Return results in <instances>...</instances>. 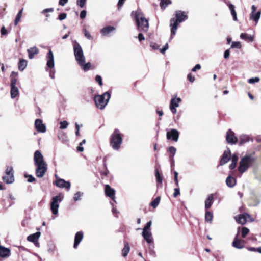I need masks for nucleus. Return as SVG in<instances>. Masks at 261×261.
Segmentation results:
<instances>
[{
	"instance_id": "1",
	"label": "nucleus",
	"mask_w": 261,
	"mask_h": 261,
	"mask_svg": "<svg viewBox=\"0 0 261 261\" xmlns=\"http://www.w3.org/2000/svg\"><path fill=\"white\" fill-rule=\"evenodd\" d=\"M72 45L76 61L83 70L85 71L89 70L91 67V63L90 62L86 63V59L81 46L76 40L72 41Z\"/></svg>"
},
{
	"instance_id": "2",
	"label": "nucleus",
	"mask_w": 261,
	"mask_h": 261,
	"mask_svg": "<svg viewBox=\"0 0 261 261\" xmlns=\"http://www.w3.org/2000/svg\"><path fill=\"white\" fill-rule=\"evenodd\" d=\"M175 18L171 19L170 21L171 30L170 40H172L175 35L178 24L188 19V15L185 12L178 10L175 11Z\"/></svg>"
},
{
	"instance_id": "3",
	"label": "nucleus",
	"mask_w": 261,
	"mask_h": 261,
	"mask_svg": "<svg viewBox=\"0 0 261 261\" xmlns=\"http://www.w3.org/2000/svg\"><path fill=\"white\" fill-rule=\"evenodd\" d=\"M132 16L136 22L137 30L139 32H146L149 29L148 20L145 17L141 10L138 9L132 12Z\"/></svg>"
},
{
	"instance_id": "4",
	"label": "nucleus",
	"mask_w": 261,
	"mask_h": 261,
	"mask_svg": "<svg viewBox=\"0 0 261 261\" xmlns=\"http://www.w3.org/2000/svg\"><path fill=\"white\" fill-rule=\"evenodd\" d=\"M123 142V134L118 129H115L111 135L110 144L112 148L115 150H118Z\"/></svg>"
},
{
	"instance_id": "5",
	"label": "nucleus",
	"mask_w": 261,
	"mask_h": 261,
	"mask_svg": "<svg viewBox=\"0 0 261 261\" xmlns=\"http://www.w3.org/2000/svg\"><path fill=\"white\" fill-rule=\"evenodd\" d=\"M111 97V92L107 91L102 95H96L94 97L97 108L103 110L107 105Z\"/></svg>"
},
{
	"instance_id": "6",
	"label": "nucleus",
	"mask_w": 261,
	"mask_h": 261,
	"mask_svg": "<svg viewBox=\"0 0 261 261\" xmlns=\"http://www.w3.org/2000/svg\"><path fill=\"white\" fill-rule=\"evenodd\" d=\"M254 161V158L250 155H246L240 160L238 171L243 173L246 171Z\"/></svg>"
},
{
	"instance_id": "7",
	"label": "nucleus",
	"mask_w": 261,
	"mask_h": 261,
	"mask_svg": "<svg viewBox=\"0 0 261 261\" xmlns=\"http://www.w3.org/2000/svg\"><path fill=\"white\" fill-rule=\"evenodd\" d=\"M63 196L61 194L54 196L52 198L50 203V209L54 215L58 214V208L59 207V203L62 201Z\"/></svg>"
},
{
	"instance_id": "8",
	"label": "nucleus",
	"mask_w": 261,
	"mask_h": 261,
	"mask_svg": "<svg viewBox=\"0 0 261 261\" xmlns=\"http://www.w3.org/2000/svg\"><path fill=\"white\" fill-rule=\"evenodd\" d=\"M3 181L6 184H11L14 181V176L12 167L8 166L5 170V175L2 177Z\"/></svg>"
},
{
	"instance_id": "9",
	"label": "nucleus",
	"mask_w": 261,
	"mask_h": 261,
	"mask_svg": "<svg viewBox=\"0 0 261 261\" xmlns=\"http://www.w3.org/2000/svg\"><path fill=\"white\" fill-rule=\"evenodd\" d=\"M34 162L35 166L47 164L43 159V156L39 150L35 151L34 155Z\"/></svg>"
},
{
	"instance_id": "10",
	"label": "nucleus",
	"mask_w": 261,
	"mask_h": 261,
	"mask_svg": "<svg viewBox=\"0 0 261 261\" xmlns=\"http://www.w3.org/2000/svg\"><path fill=\"white\" fill-rule=\"evenodd\" d=\"M55 177L57 179L54 184L56 186L61 188H65L67 191L70 190L71 185L69 181H66L63 179L58 178L57 175H55Z\"/></svg>"
},
{
	"instance_id": "11",
	"label": "nucleus",
	"mask_w": 261,
	"mask_h": 261,
	"mask_svg": "<svg viewBox=\"0 0 261 261\" xmlns=\"http://www.w3.org/2000/svg\"><path fill=\"white\" fill-rule=\"evenodd\" d=\"M181 101L180 97H173L172 98L170 103V110L171 112L175 114L176 113V108L179 106V103Z\"/></svg>"
},
{
	"instance_id": "12",
	"label": "nucleus",
	"mask_w": 261,
	"mask_h": 261,
	"mask_svg": "<svg viewBox=\"0 0 261 261\" xmlns=\"http://www.w3.org/2000/svg\"><path fill=\"white\" fill-rule=\"evenodd\" d=\"M179 136V133L176 129H171L170 131L167 132L166 137L168 140L172 139L173 141L177 142Z\"/></svg>"
},
{
	"instance_id": "13",
	"label": "nucleus",
	"mask_w": 261,
	"mask_h": 261,
	"mask_svg": "<svg viewBox=\"0 0 261 261\" xmlns=\"http://www.w3.org/2000/svg\"><path fill=\"white\" fill-rule=\"evenodd\" d=\"M35 174L37 177H43L47 170V164L36 166Z\"/></svg>"
},
{
	"instance_id": "14",
	"label": "nucleus",
	"mask_w": 261,
	"mask_h": 261,
	"mask_svg": "<svg viewBox=\"0 0 261 261\" xmlns=\"http://www.w3.org/2000/svg\"><path fill=\"white\" fill-rule=\"evenodd\" d=\"M226 140L228 143L231 144H235L238 141V138L236 137L234 132L229 129L226 135Z\"/></svg>"
},
{
	"instance_id": "15",
	"label": "nucleus",
	"mask_w": 261,
	"mask_h": 261,
	"mask_svg": "<svg viewBox=\"0 0 261 261\" xmlns=\"http://www.w3.org/2000/svg\"><path fill=\"white\" fill-rule=\"evenodd\" d=\"M105 193L106 196L109 197L112 199L114 202H116L115 200V191L114 189L112 188L109 185H106L105 188Z\"/></svg>"
},
{
	"instance_id": "16",
	"label": "nucleus",
	"mask_w": 261,
	"mask_h": 261,
	"mask_svg": "<svg viewBox=\"0 0 261 261\" xmlns=\"http://www.w3.org/2000/svg\"><path fill=\"white\" fill-rule=\"evenodd\" d=\"M46 59H47V63H46L47 66L50 69H53L55 66L54 57L53 53L50 49L49 50V51L47 54Z\"/></svg>"
},
{
	"instance_id": "17",
	"label": "nucleus",
	"mask_w": 261,
	"mask_h": 261,
	"mask_svg": "<svg viewBox=\"0 0 261 261\" xmlns=\"http://www.w3.org/2000/svg\"><path fill=\"white\" fill-rule=\"evenodd\" d=\"M251 217L250 215L246 213H244L239 216L235 217L236 221L241 224H244L247 221L248 219Z\"/></svg>"
},
{
	"instance_id": "18",
	"label": "nucleus",
	"mask_w": 261,
	"mask_h": 261,
	"mask_svg": "<svg viewBox=\"0 0 261 261\" xmlns=\"http://www.w3.org/2000/svg\"><path fill=\"white\" fill-rule=\"evenodd\" d=\"M35 126L36 129L40 133H45L46 132V126L43 123L41 119H37L35 121Z\"/></svg>"
},
{
	"instance_id": "19",
	"label": "nucleus",
	"mask_w": 261,
	"mask_h": 261,
	"mask_svg": "<svg viewBox=\"0 0 261 261\" xmlns=\"http://www.w3.org/2000/svg\"><path fill=\"white\" fill-rule=\"evenodd\" d=\"M231 156V152L229 149H227L226 150H225L222 157L220 160V165H223L227 163L230 160Z\"/></svg>"
},
{
	"instance_id": "20",
	"label": "nucleus",
	"mask_w": 261,
	"mask_h": 261,
	"mask_svg": "<svg viewBox=\"0 0 261 261\" xmlns=\"http://www.w3.org/2000/svg\"><path fill=\"white\" fill-rule=\"evenodd\" d=\"M238 233L237 234L233 242H232V246L237 249H242L244 247V243L245 241L244 240H242L238 238Z\"/></svg>"
},
{
	"instance_id": "21",
	"label": "nucleus",
	"mask_w": 261,
	"mask_h": 261,
	"mask_svg": "<svg viewBox=\"0 0 261 261\" xmlns=\"http://www.w3.org/2000/svg\"><path fill=\"white\" fill-rule=\"evenodd\" d=\"M84 236V233L82 231H78L75 234V237H74V245L73 247L74 248H76L78 246L79 244L81 242V241L82 240Z\"/></svg>"
},
{
	"instance_id": "22",
	"label": "nucleus",
	"mask_w": 261,
	"mask_h": 261,
	"mask_svg": "<svg viewBox=\"0 0 261 261\" xmlns=\"http://www.w3.org/2000/svg\"><path fill=\"white\" fill-rule=\"evenodd\" d=\"M11 255L10 250L4 246L0 245V256L2 258L9 257Z\"/></svg>"
},
{
	"instance_id": "23",
	"label": "nucleus",
	"mask_w": 261,
	"mask_h": 261,
	"mask_svg": "<svg viewBox=\"0 0 261 261\" xmlns=\"http://www.w3.org/2000/svg\"><path fill=\"white\" fill-rule=\"evenodd\" d=\"M142 235L147 243H153V238L151 232H142Z\"/></svg>"
},
{
	"instance_id": "24",
	"label": "nucleus",
	"mask_w": 261,
	"mask_h": 261,
	"mask_svg": "<svg viewBox=\"0 0 261 261\" xmlns=\"http://www.w3.org/2000/svg\"><path fill=\"white\" fill-rule=\"evenodd\" d=\"M214 201V194H211L208 195L207 198L205 201V208L208 210L210 208L213 203Z\"/></svg>"
},
{
	"instance_id": "25",
	"label": "nucleus",
	"mask_w": 261,
	"mask_h": 261,
	"mask_svg": "<svg viewBox=\"0 0 261 261\" xmlns=\"http://www.w3.org/2000/svg\"><path fill=\"white\" fill-rule=\"evenodd\" d=\"M28 53V57L30 59H32L34 57V55L38 54L39 49L36 46H33L27 49Z\"/></svg>"
},
{
	"instance_id": "26",
	"label": "nucleus",
	"mask_w": 261,
	"mask_h": 261,
	"mask_svg": "<svg viewBox=\"0 0 261 261\" xmlns=\"http://www.w3.org/2000/svg\"><path fill=\"white\" fill-rule=\"evenodd\" d=\"M115 30V27L109 25L101 29L100 30V33L102 36H107L111 32L114 31Z\"/></svg>"
},
{
	"instance_id": "27",
	"label": "nucleus",
	"mask_w": 261,
	"mask_h": 261,
	"mask_svg": "<svg viewBox=\"0 0 261 261\" xmlns=\"http://www.w3.org/2000/svg\"><path fill=\"white\" fill-rule=\"evenodd\" d=\"M40 236V232H36V233L28 236L27 237V240L29 242L35 243V242H37Z\"/></svg>"
},
{
	"instance_id": "28",
	"label": "nucleus",
	"mask_w": 261,
	"mask_h": 261,
	"mask_svg": "<svg viewBox=\"0 0 261 261\" xmlns=\"http://www.w3.org/2000/svg\"><path fill=\"white\" fill-rule=\"evenodd\" d=\"M18 75V72L12 71L11 72V74L10 75V80H11V84L10 86H16V83L17 82V77Z\"/></svg>"
},
{
	"instance_id": "29",
	"label": "nucleus",
	"mask_w": 261,
	"mask_h": 261,
	"mask_svg": "<svg viewBox=\"0 0 261 261\" xmlns=\"http://www.w3.org/2000/svg\"><path fill=\"white\" fill-rule=\"evenodd\" d=\"M226 184L228 187L232 188L236 184V180L232 176L229 175L226 178Z\"/></svg>"
},
{
	"instance_id": "30",
	"label": "nucleus",
	"mask_w": 261,
	"mask_h": 261,
	"mask_svg": "<svg viewBox=\"0 0 261 261\" xmlns=\"http://www.w3.org/2000/svg\"><path fill=\"white\" fill-rule=\"evenodd\" d=\"M28 64L27 61L23 59H20L18 63V69L22 71L27 67Z\"/></svg>"
},
{
	"instance_id": "31",
	"label": "nucleus",
	"mask_w": 261,
	"mask_h": 261,
	"mask_svg": "<svg viewBox=\"0 0 261 261\" xmlns=\"http://www.w3.org/2000/svg\"><path fill=\"white\" fill-rule=\"evenodd\" d=\"M261 15V12L258 11L257 12L251 13L250 15V19L256 22V23L259 20Z\"/></svg>"
},
{
	"instance_id": "32",
	"label": "nucleus",
	"mask_w": 261,
	"mask_h": 261,
	"mask_svg": "<svg viewBox=\"0 0 261 261\" xmlns=\"http://www.w3.org/2000/svg\"><path fill=\"white\" fill-rule=\"evenodd\" d=\"M241 39L245 41L248 40L250 42L253 41L254 36L253 35H249L247 33H241L240 35Z\"/></svg>"
},
{
	"instance_id": "33",
	"label": "nucleus",
	"mask_w": 261,
	"mask_h": 261,
	"mask_svg": "<svg viewBox=\"0 0 261 261\" xmlns=\"http://www.w3.org/2000/svg\"><path fill=\"white\" fill-rule=\"evenodd\" d=\"M228 6L229 10L230 11L231 14L233 17V20L237 21V13L235 11L234 6L230 3H229L228 4Z\"/></svg>"
},
{
	"instance_id": "34",
	"label": "nucleus",
	"mask_w": 261,
	"mask_h": 261,
	"mask_svg": "<svg viewBox=\"0 0 261 261\" xmlns=\"http://www.w3.org/2000/svg\"><path fill=\"white\" fill-rule=\"evenodd\" d=\"M11 87V97L12 98H15L19 94L18 89L16 86Z\"/></svg>"
},
{
	"instance_id": "35",
	"label": "nucleus",
	"mask_w": 261,
	"mask_h": 261,
	"mask_svg": "<svg viewBox=\"0 0 261 261\" xmlns=\"http://www.w3.org/2000/svg\"><path fill=\"white\" fill-rule=\"evenodd\" d=\"M249 141V137L247 135H241L239 138V144L240 145L246 143Z\"/></svg>"
},
{
	"instance_id": "36",
	"label": "nucleus",
	"mask_w": 261,
	"mask_h": 261,
	"mask_svg": "<svg viewBox=\"0 0 261 261\" xmlns=\"http://www.w3.org/2000/svg\"><path fill=\"white\" fill-rule=\"evenodd\" d=\"M130 250V247L128 243H126L124 244V248L122 250V255L123 257H126Z\"/></svg>"
},
{
	"instance_id": "37",
	"label": "nucleus",
	"mask_w": 261,
	"mask_h": 261,
	"mask_svg": "<svg viewBox=\"0 0 261 261\" xmlns=\"http://www.w3.org/2000/svg\"><path fill=\"white\" fill-rule=\"evenodd\" d=\"M148 244V251L150 255L154 257L155 252L154 251V244L153 243H147Z\"/></svg>"
},
{
	"instance_id": "38",
	"label": "nucleus",
	"mask_w": 261,
	"mask_h": 261,
	"mask_svg": "<svg viewBox=\"0 0 261 261\" xmlns=\"http://www.w3.org/2000/svg\"><path fill=\"white\" fill-rule=\"evenodd\" d=\"M213 215L212 213L210 211H206L205 214V219L206 221L211 223L213 220Z\"/></svg>"
},
{
	"instance_id": "39",
	"label": "nucleus",
	"mask_w": 261,
	"mask_h": 261,
	"mask_svg": "<svg viewBox=\"0 0 261 261\" xmlns=\"http://www.w3.org/2000/svg\"><path fill=\"white\" fill-rule=\"evenodd\" d=\"M22 11H23V8L21 9L17 13L15 21H14V24L15 25H17L18 23V22L20 21L21 18L22 17Z\"/></svg>"
},
{
	"instance_id": "40",
	"label": "nucleus",
	"mask_w": 261,
	"mask_h": 261,
	"mask_svg": "<svg viewBox=\"0 0 261 261\" xmlns=\"http://www.w3.org/2000/svg\"><path fill=\"white\" fill-rule=\"evenodd\" d=\"M168 151L170 153V158H172V160H173V158H174L176 152V148L173 146H170L168 148Z\"/></svg>"
},
{
	"instance_id": "41",
	"label": "nucleus",
	"mask_w": 261,
	"mask_h": 261,
	"mask_svg": "<svg viewBox=\"0 0 261 261\" xmlns=\"http://www.w3.org/2000/svg\"><path fill=\"white\" fill-rule=\"evenodd\" d=\"M160 6L162 9H165L167 6L171 4V1L170 0H160Z\"/></svg>"
},
{
	"instance_id": "42",
	"label": "nucleus",
	"mask_w": 261,
	"mask_h": 261,
	"mask_svg": "<svg viewBox=\"0 0 261 261\" xmlns=\"http://www.w3.org/2000/svg\"><path fill=\"white\" fill-rule=\"evenodd\" d=\"M155 176L156 178V181L158 183H162L163 181V178L162 175L159 173V171L158 169H155Z\"/></svg>"
},
{
	"instance_id": "43",
	"label": "nucleus",
	"mask_w": 261,
	"mask_h": 261,
	"mask_svg": "<svg viewBox=\"0 0 261 261\" xmlns=\"http://www.w3.org/2000/svg\"><path fill=\"white\" fill-rule=\"evenodd\" d=\"M83 193L80 191H78L75 193L73 197L74 201L76 202L80 200L81 199V197L83 196Z\"/></svg>"
},
{
	"instance_id": "44",
	"label": "nucleus",
	"mask_w": 261,
	"mask_h": 261,
	"mask_svg": "<svg viewBox=\"0 0 261 261\" xmlns=\"http://www.w3.org/2000/svg\"><path fill=\"white\" fill-rule=\"evenodd\" d=\"M160 201V196H158L156 198H155L150 203V205H151V206H152L153 207L155 208V207H156L159 204Z\"/></svg>"
},
{
	"instance_id": "45",
	"label": "nucleus",
	"mask_w": 261,
	"mask_h": 261,
	"mask_svg": "<svg viewBox=\"0 0 261 261\" xmlns=\"http://www.w3.org/2000/svg\"><path fill=\"white\" fill-rule=\"evenodd\" d=\"M152 222L151 221L148 222L143 229L142 232H151L150 227Z\"/></svg>"
},
{
	"instance_id": "46",
	"label": "nucleus",
	"mask_w": 261,
	"mask_h": 261,
	"mask_svg": "<svg viewBox=\"0 0 261 261\" xmlns=\"http://www.w3.org/2000/svg\"><path fill=\"white\" fill-rule=\"evenodd\" d=\"M59 139L62 140V142H66L68 140L67 137L65 133L64 132H61L58 135Z\"/></svg>"
},
{
	"instance_id": "47",
	"label": "nucleus",
	"mask_w": 261,
	"mask_h": 261,
	"mask_svg": "<svg viewBox=\"0 0 261 261\" xmlns=\"http://www.w3.org/2000/svg\"><path fill=\"white\" fill-rule=\"evenodd\" d=\"M249 232V230L247 227H243L242 229L241 235L242 238H245Z\"/></svg>"
},
{
	"instance_id": "48",
	"label": "nucleus",
	"mask_w": 261,
	"mask_h": 261,
	"mask_svg": "<svg viewBox=\"0 0 261 261\" xmlns=\"http://www.w3.org/2000/svg\"><path fill=\"white\" fill-rule=\"evenodd\" d=\"M60 128L63 129H65L67 127L69 123L67 121L64 120L63 121H61L60 123Z\"/></svg>"
},
{
	"instance_id": "49",
	"label": "nucleus",
	"mask_w": 261,
	"mask_h": 261,
	"mask_svg": "<svg viewBox=\"0 0 261 261\" xmlns=\"http://www.w3.org/2000/svg\"><path fill=\"white\" fill-rule=\"evenodd\" d=\"M54 11V8H47V9H44L42 12H41V13L42 14H45L46 15V16L47 17H49V15L48 14V12H52Z\"/></svg>"
},
{
	"instance_id": "50",
	"label": "nucleus",
	"mask_w": 261,
	"mask_h": 261,
	"mask_svg": "<svg viewBox=\"0 0 261 261\" xmlns=\"http://www.w3.org/2000/svg\"><path fill=\"white\" fill-rule=\"evenodd\" d=\"M231 48H241V45L240 42L233 41L231 45Z\"/></svg>"
},
{
	"instance_id": "51",
	"label": "nucleus",
	"mask_w": 261,
	"mask_h": 261,
	"mask_svg": "<svg viewBox=\"0 0 261 261\" xmlns=\"http://www.w3.org/2000/svg\"><path fill=\"white\" fill-rule=\"evenodd\" d=\"M87 0H77V5L82 8L84 7Z\"/></svg>"
},
{
	"instance_id": "52",
	"label": "nucleus",
	"mask_w": 261,
	"mask_h": 261,
	"mask_svg": "<svg viewBox=\"0 0 261 261\" xmlns=\"http://www.w3.org/2000/svg\"><path fill=\"white\" fill-rule=\"evenodd\" d=\"M83 32H84L85 37H86L87 39H92V37L91 35H90V32L89 31H88L86 29H84Z\"/></svg>"
},
{
	"instance_id": "53",
	"label": "nucleus",
	"mask_w": 261,
	"mask_h": 261,
	"mask_svg": "<svg viewBox=\"0 0 261 261\" xmlns=\"http://www.w3.org/2000/svg\"><path fill=\"white\" fill-rule=\"evenodd\" d=\"M259 81V78L258 77L250 78L248 80V83L250 84H254Z\"/></svg>"
},
{
	"instance_id": "54",
	"label": "nucleus",
	"mask_w": 261,
	"mask_h": 261,
	"mask_svg": "<svg viewBox=\"0 0 261 261\" xmlns=\"http://www.w3.org/2000/svg\"><path fill=\"white\" fill-rule=\"evenodd\" d=\"M95 81L98 83V84L100 86H102L103 85L102 80L101 76L97 75L95 77Z\"/></svg>"
},
{
	"instance_id": "55",
	"label": "nucleus",
	"mask_w": 261,
	"mask_h": 261,
	"mask_svg": "<svg viewBox=\"0 0 261 261\" xmlns=\"http://www.w3.org/2000/svg\"><path fill=\"white\" fill-rule=\"evenodd\" d=\"M174 192L173 193V197H176L178 195L180 194V190L179 187H177L174 189Z\"/></svg>"
},
{
	"instance_id": "56",
	"label": "nucleus",
	"mask_w": 261,
	"mask_h": 261,
	"mask_svg": "<svg viewBox=\"0 0 261 261\" xmlns=\"http://www.w3.org/2000/svg\"><path fill=\"white\" fill-rule=\"evenodd\" d=\"M168 43H167L162 48L160 49L161 53L164 54L165 52L168 49Z\"/></svg>"
},
{
	"instance_id": "57",
	"label": "nucleus",
	"mask_w": 261,
	"mask_h": 261,
	"mask_svg": "<svg viewBox=\"0 0 261 261\" xmlns=\"http://www.w3.org/2000/svg\"><path fill=\"white\" fill-rule=\"evenodd\" d=\"M187 79L191 83L194 82L195 81V77L194 76L192 75L191 73H189L188 74Z\"/></svg>"
},
{
	"instance_id": "58",
	"label": "nucleus",
	"mask_w": 261,
	"mask_h": 261,
	"mask_svg": "<svg viewBox=\"0 0 261 261\" xmlns=\"http://www.w3.org/2000/svg\"><path fill=\"white\" fill-rule=\"evenodd\" d=\"M1 34L2 36L6 35L8 34V31L4 26L2 27L1 29Z\"/></svg>"
},
{
	"instance_id": "59",
	"label": "nucleus",
	"mask_w": 261,
	"mask_h": 261,
	"mask_svg": "<svg viewBox=\"0 0 261 261\" xmlns=\"http://www.w3.org/2000/svg\"><path fill=\"white\" fill-rule=\"evenodd\" d=\"M125 0H119L117 4L118 9L120 10L123 6Z\"/></svg>"
},
{
	"instance_id": "60",
	"label": "nucleus",
	"mask_w": 261,
	"mask_h": 261,
	"mask_svg": "<svg viewBox=\"0 0 261 261\" xmlns=\"http://www.w3.org/2000/svg\"><path fill=\"white\" fill-rule=\"evenodd\" d=\"M67 15L65 13H61L58 16V19L60 20H63L66 18Z\"/></svg>"
},
{
	"instance_id": "61",
	"label": "nucleus",
	"mask_w": 261,
	"mask_h": 261,
	"mask_svg": "<svg viewBox=\"0 0 261 261\" xmlns=\"http://www.w3.org/2000/svg\"><path fill=\"white\" fill-rule=\"evenodd\" d=\"M26 177H28V181L29 182H32L36 180V179L32 175H29L28 176H26Z\"/></svg>"
},
{
	"instance_id": "62",
	"label": "nucleus",
	"mask_w": 261,
	"mask_h": 261,
	"mask_svg": "<svg viewBox=\"0 0 261 261\" xmlns=\"http://www.w3.org/2000/svg\"><path fill=\"white\" fill-rule=\"evenodd\" d=\"M86 14H87V12H86V10H83L81 11V12L80 13V18L82 19H84L86 16Z\"/></svg>"
},
{
	"instance_id": "63",
	"label": "nucleus",
	"mask_w": 261,
	"mask_h": 261,
	"mask_svg": "<svg viewBox=\"0 0 261 261\" xmlns=\"http://www.w3.org/2000/svg\"><path fill=\"white\" fill-rule=\"evenodd\" d=\"M200 69H201L200 65L199 64H197L192 69V72H195L197 70H199Z\"/></svg>"
},
{
	"instance_id": "64",
	"label": "nucleus",
	"mask_w": 261,
	"mask_h": 261,
	"mask_svg": "<svg viewBox=\"0 0 261 261\" xmlns=\"http://www.w3.org/2000/svg\"><path fill=\"white\" fill-rule=\"evenodd\" d=\"M141 32H140V33L138 34V38L139 41H140V42L145 39V38H144L143 34Z\"/></svg>"
}]
</instances>
